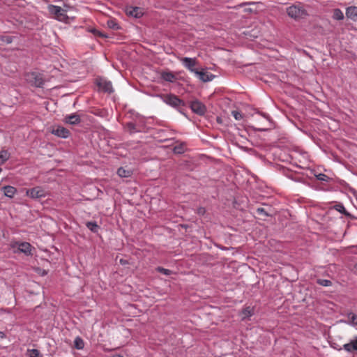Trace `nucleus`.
I'll return each instance as SVG.
<instances>
[{"label": "nucleus", "mask_w": 357, "mask_h": 357, "mask_svg": "<svg viewBox=\"0 0 357 357\" xmlns=\"http://www.w3.org/2000/svg\"><path fill=\"white\" fill-rule=\"evenodd\" d=\"M232 116L234 117V119L237 121H240L243 119V114L241 112L234 110L231 112Z\"/></svg>", "instance_id": "33"}, {"label": "nucleus", "mask_w": 357, "mask_h": 357, "mask_svg": "<svg viewBox=\"0 0 357 357\" xmlns=\"http://www.w3.org/2000/svg\"><path fill=\"white\" fill-rule=\"evenodd\" d=\"M48 10L51 14L55 16L56 20L59 21L66 22L68 19V17L66 15V10L60 6L50 5L48 6Z\"/></svg>", "instance_id": "4"}, {"label": "nucleus", "mask_w": 357, "mask_h": 357, "mask_svg": "<svg viewBox=\"0 0 357 357\" xmlns=\"http://www.w3.org/2000/svg\"><path fill=\"white\" fill-rule=\"evenodd\" d=\"M352 322L357 325V316L356 315H353L352 316Z\"/></svg>", "instance_id": "37"}, {"label": "nucleus", "mask_w": 357, "mask_h": 357, "mask_svg": "<svg viewBox=\"0 0 357 357\" xmlns=\"http://www.w3.org/2000/svg\"><path fill=\"white\" fill-rule=\"evenodd\" d=\"M29 357H41L38 349H32L27 351Z\"/></svg>", "instance_id": "28"}, {"label": "nucleus", "mask_w": 357, "mask_h": 357, "mask_svg": "<svg viewBox=\"0 0 357 357\" xmlns=\"http://www.w3.org/2000/svg\"><path fill=\"white\" fill-rule=\"evenodd\" d=\"M86 226L89 230L94 233L98 232L99 229V226L97 225L96 222H87Z\"/></svg>", "instance_id": "23"}, {"label": "nucleus", "mask_w": 357, "mask_h": 357, "mask_svg": "<svg viewBox=\"0 0 357 357\" xmlns=\"http://www.w3.org/2000/svg\"><path fill=\"white\" fill-rule=\"evenodd\" d=\"M346 15L348 18H351L354 20L357 19V7L350 6L347 8Z\"/></svg>", "instance_id": "17"}, {"label": "nucleus", "mask_w": 357, "mask_h": 357, "mask_svg": "<svg viewBox=\"0 0 357 357\" xmlns=\"http://www.w3.org/2000/svg\"><path fill=\"white\" fill-rule=\"evenodd\" d=\"M287 13L291 18L294 20L303 19L308 15L307 10L301 3L287 7Z\"/></svg>", "instance_id": "1"}, {"label": "nucleus", "mask_w": 357, "mask_h": 357, "mask_svg": "<svg viewBox=\"0 0 357 357\" xmlns=\"http://www.w3.org/2000/svg\"><path fill=\"white\" fill-rule=\"evenodd\" d=\"M117 174L121 178H128L132 176V172L130 169L120 167L117 170Z\"/></svg>", "instance_id": "18"}, {"label": "nucleus", "mask_w": 357, "mask_h": 357, "mask_svg": "<svg viewBox=\"0 0 357 357\" xmlns=\"http://www.w3.org/2000/svg\"><path fill=\"white\" fill-rule=\"evenodd\" d=\"M63 121L66 123L70 125H77L81 122L80 116L76 113L66 115L64 117Z\"/></svg>", "instance_id": "11"}, {"label": "nucleus", "mask_w": 357, "mask_h": 357, "mask_svg": "<svg viewBox=\"0 0 357 357\" xmlns=\"http://www.w3.org/2000/svg\"><path fill=\"white\" fill-rule=\"evenodd\" d=\"M162 98L164 102L177 109L185 105L184 102L174 94L163 95Z\"/></svg>", "instance_id": "3"}, {"label": "nucleus", "mask_w": 357, "mask_h": 357, "mask_svg": "<svg viewBox=\"0 0 357 357\" xmlns=\"http://www.w3.org/2000/svg\"><path fill=\"white\" fill-rule=\"evenodd\" d=\"M190 107L194 113L200 116L204 115L206 111V106L198 100L190 102Z\"/></svg>", "instance_id": "7"}, {"label": "nucleus", "mask_w": 357, "mask_h": 357, "mask_svg": "<svg viewBox=\"0 0 357 357\" xmlns=\"http://www.w3.org/2000/svg\"><path fill=\"white\" fill-rule=\"evenodd\" d=\"M174 153L177 154H181L184 152V147L183 144H180L178 146H176L174 147L173 149Z\"/></svg>", "instance_id": "32"}, {"label": "nucleus", "mask_w": 357, "mask_h": 357, "mask_svg": "<svg viewBox=\"0 0 357 357\" xmlns=\"http://www.w3.org/2000/svg\"><path fill=\"white\" fill-rule=\"evenodd\" d=\"M254 128L259 131H265L269 129L264 123H257V126Z\"/></svg>", "instance_id": "31"}, {"label": "nucleus", "mask_w": 357, "mask_h": 357, "mask_svg": "<svg viewBox=\"0 0 357 357\" xmlns=\"http://www.w3.org/2000/svg\"><path fill=\"white\" fill-rule=\"evenodd\" d=\"M256 212L259 215H263L264 217L271 216L270 213L265 208L259 207L256 209Z\"/></svg>", "instance_id": "26"}, {"label": "nucleus", "mask_w": 357, "mask_h": 357, "mask_svg": "<svg viewBox=\"0 0 357 357\" xmlns=\"http://www.w3.org/2000/svg\"><path fill=\"white\" fill-rule=\"evenodd\" d=\"M52 133L59 137L67 138L70 135V131L64 127L57 126L52 129Z\"/></svg>", "instance_id": "10"}, {"label": "nucleus", "mask_w": 357, "mask_h": 357, "mask_svg": "<svg viewBox=\"0 0 357 357\" xmlns=\"http://www.w3.org/2000/svg\"><path fill=\"white\" fill-rule=\"evenodd\" d=\"M6 337V335L4 332L3 331H0V338L1 339H4Z\"/></svg>", "instance_id": "38"}, {"label": "nucleus", "mask_w": 357, "mask_h": 357, "mask_svg": "<svg viewBox=\"0 0 357 357\" xmlns=\"http://www.w3.org/2000/svg\"><path fill=\"white\" fill-rule=\"evenodd\" d=\"M74 347L77 349H82L84 347L83 340L80 337H77L74 340Z\"/></svg>", "instance_id": "24"}, {"label": "nucleus", "mask_w": 357, "mask_h": 357, "mask_svg": "<svg viewBox=\"0 0 357 357\" xmlns=\"http://www.w3.org/2000/svg\"><path fill=\"white\" fill-rule=\"evenodd\" d=\"M343 348L345 351L350 353L357 351V337L351 340L349 343L344 344Z\"/></svg>", "instance_id": "14"}, {"label": "nucleus", "mask_w": 357, "mask_h": 357, "mask_svg": "<svg viewBox=\"0 0 357 357\" xmlns=\"http://www.w3.org/2000/svg\"><path fill=\"white\" fill-rule=\"evenodd\" d=\"M120 262H121V264H125V263H124V261H123L122 259H121Z\"/></svg>", "instance_id": "43"}, {"label": "nucleus", "mask_w": 357, "mask_h": 357, "mask_svg": "<svg viewBox=\"0 0 357 357\" xmlns=\"http://www.w3.org/2000/svg\"><path fill=\"white\" fill-rule=\"evenodd\" d=\"M38 273L41 275H46L47 274V272L45 270L39 269V271Z\"/></svg>", "instance_id": "36"}, {"label": "nucleus", "mask_w": 357, "mask_h": 357, "mask_svg": "<svg viewBox=\"0 0 357 357\" xmlns=\"http://www.w3.org/2000/svg\"><path fill=\"white\" fill-rule=\"evenodd\" d=\"M10 158V153L6 150L0 151V165L4 164Z\"/></svg>", "instance_id": "20"}, {"label": "nucleus", "mask_w": 357, "mask_h": 357, "mask_svg": "<svg viewBox=\"0 0 357 357\" xmlns=\"http://www.w3.org/2000/svg\"><path fill=\"white\" fill-rule=\"evenodd\" d=\"M13 247V248H17V250L15 251V252H21L24 254L26 256L33 255L32 250L34 248L28 242L15 243Z\"/></svg>", "instance_id": "5"}, {"label": "nucleus", "mask_w": 357, "mask_h": 357, "mask_svg": "<svg viewBox=\"0 0 357 357\" xmlns=\"http://www.w3.org/2000/svg\"><path fill=\"white\" fill-rule=\"evenodd\" d=\"M126 129L130 134L140 132V129H139L136 124L132 122L127 123L126 125Z\"/></svg>", "instance_id": "19"}, {"label": "nucleus", "mask_w": 357, "mask_h": 357, "mask_svg": "<svg viewBox=\"0 0 357 357\" xmlns=\"http://www.w3.org/2000/svg\"><path fill=\"white\" fill-rule=\"evenodd\" d=\"M204 212V208H201L199 209V213H203Z\"/></svg>", "instance_id": "42"}, {"label": "nucleus", "mask_w": 357, "mask_h": 357, "mask_svg": "<svg viewBox=\"0 0 357 357\" xmlns=\"http://www.w3.org/2000/svg\"><path fill=\"white\" fill-rule=\"evenodd\" d=\"M245 12L252 13L253 10L251 8H248L245 9Z\"/></svg>", "instance_id": "41"}, {"label": "nucleus", "mask_w": 357, "mask_h": 357, "mask_svg": "<svg viewBox=\"0 0 357 357\" xmlns=\"http://www.w3.org/2000/svg\"><path fill=\"white\" fill-rule=\"evenodd\" d=\"M253 314V308L251 307H246L242 310V319H244L245 318H248L251 317Z\"/></svg>", "instance_id": "21"}, {"label": "nucleus", "mask_w": 357, "mask_h": 357, "mask_svg": "<svg viewBox=\"0 0 357 357\" xmlns=\"http://www.w3.org/2000/svg\"><path fill=\"white\" fill-rule=\"evenodd\" d=\"M195 75L198 76V77L203 82H209L211 81L215 77L213 75L208 73L205 71H196Z\"/></svg>", "instance_id": "13"}, {"label": "nucleus", "mask_w": 357, "mask_h": 357, "mask_svg": "<svg viewBox=\"0 0 357 357\" xmlns=\"http://www.w3.org/2000/svg\"><path fill=\"white\" fill-rule=\"evenodd\" d=\"M156 271L162 274L169 275L172 273V271L165 268L163 267L158 266L156 268Z\"/></svg>", "instance_id": "30"}, {"label": "nucleus", "mask_w": 357, "mask_h": 357, "mask_svg": "<svg viewBox=\"0 0 357 357\" xmlns=\"http://www.w3.org/2000/svg\"><path fill=\"white\" fill-rule=\"evenodd\" d=\"M25 79L31 86L41 88L43 87L45 80L41 73L37 72H30L25 74Z\"/></svg>", "instance_id": "2"}, {"label": "nucleus", "mask_w": 357, "mask_h": 357, "mask_svg": "<svg viewBox=\"0 0 357 357\" xmlns=\"http://www.w3.org/2000/svg\"><path fill=\"white\" fill-rule=\"evenodd\" d=\"M91 31L92 33H93L94 34H98V35H100V33L98 30H96V29H91Z\"/></svg>", "instance_id": "39"}, {"label": "nucleus", "mask_w": 357, "mask_h": 357, "mask_svg": "<svg viewBox=\"0 0 357 357\" xmlns=\"http://www.w3.org/2000/svg\"><path fill=\"white\" fill-rule=\"evenodd\" d=\"M107 25L109 28H111L114 30H117L119 29V24L114 20H108Z\"/></svg>", "instance_id": "29"}, {"label": "nucleus", "mask_w": 357, "mask_h": 357, "mask_svg": "<svg viewBox=\"0 0 357 357\" xmlns=\"http://www.w3.org/2000/svg\"><path fill=\"white\" fill-rule=\"evenodd\" d=\"M263 116L266 119V122H269L270 121V118L268 115H266V114H263Z\"/></svg>", "instance_id": "40"}, {"label": "nucleus", "mask_w": 357, "mask_h": 357, "mask_svg": "<svg viewBox=\"0 0 357 357\" xmlns=\"http://www.w3.org/2000/svg\"><path fill=\"white\" fill-rule=\"evenodd\" d=\"M126 13L130 16H132L136 18H139L142 16L143 13L139 7L130 6L126 8Z\"/></svg>", "instance_id": "12"}, {"label": "nucleus", "mask_w": 357, "mask_h": 357, "mask_svg": "<svg viewBox=\"0 0 357 357\" xmlns=\"http://www.w3.org/2000/svg\"><path fill=\"white\" fill-rule=\"evenodd\" d=\"M334 208H335V210H337V211H339L342 214H344L346 216H349V213H348L346 211V209H345V208H344V206H343L342 204H337L334 206Z\"/></svg>", "instance_id": "25"}, {"label": "nucleus", "mask_w": 357, "mask_h": 357, "mask_svg": "<svg viewBox=\"0 0 357 357\" xmlns=\"http://www.w3.org/2000/svg\"><path fill=\"white\" fill-rule=\"evenodd\" d=\"M160 77L162 79L169 82H174L176 80V75L170 71H163L160 74Z\"/></svg>", "instance_id": "16"}, {"label": "nucleus", "mask_w": 357, "mask_h": 357, "mask_svg": "<svg viewBox=\"0 0 357 357\" xmlns=\"http://www.w3.org/2000/svg\"><path fill=\"white\" fill-rule=\"evenodd\" d=\"M1 190L3 192L5 196L13 198L17 192V189L11 185H6L1 188Z\"/></svg>", "instance_id": "15"}, {"label": "nucleus", "mask_w": 357, "mask_h": 357, "mask_svg": "<svg viewBox=\"0 0 357 357\" xmlns=\"http://www.w3.org/2000/svg\"><path fill=\"white\" fill-rule=\"evenodd\" d=\"M97 85L104 92L112 93L114 91L112 82L104 78L100 77L97 79Z\"/></svg>", "instance_id": "8"}, {"label": "nucleus", "mask_w": 357, "mask_h": 357, "mask_svg": "<svg viewBox=\"0 0 357 357\" xmlns=\"http://www.w3.org/2000/svg\"><path fill=\"white\" fill-rule=\"evenodd\" d=\"M257 4L256 2H247V3H243L239 5V6H243L245 5H255Z\"/></svg>", "instance_id": "35"}, {"label": "nucleus", "mask_w": 357, "mask_h": 357, "mask_svg": "<svg viewBox=\"0 0 357 357\" xmlns=\"http://www.w3.org/2000/svg\"><path fill=\"white\" fill-rule=\"evenodd\" d=\"M180 61L182 62L183 65L190 71L194 73L197 71V70L195 69V66L197 65V59L196 58H189V57H182L180 59Z\"/></svg>", "instance_id": "9"}, {"label": "nucleus", "mask_w": 357, "mask_h": 357, "mask_svg": "<svg viewBox=\"0 0 357 357\" xmlns=\"http://www.w3.org/2000/svg\"><path fill=\"white\" fill-rule=\"evenodd\" d=\"M317 283L324 287H330L332 285V282L326 279H318Z\"/></svg>", "instance_id": "27"}, {"label": "nucleus", "mask_w": 357, "mask_h": 357, "mask_svg": "<svg viewBox=\"0 0 357 357\" xmlns=\"http://www.w3.org/2000/svg\"><path fill=\"white\" fill-rule=\"evenodd\" d=\"M7 42H8V43H10V39H8Z\"/></svg>", "instance_id": "44"}, {"label": "nucleus", "mask_w": 357, "mask_h": 357, "mask_svg": "<svg viewBox=\"0 0 357 357\" xmlns=\"http://www.w3.org/2000/svg\"><path fill=\"white\" fill-rule=\"evenodd\" d=\"M26 194L32 199H40L47 195L46 191L40 186L26 190Z\"/></svg>", "instance_id": "6"}, {"label": "nucleus", "mask_w": 357, "mask_h": 357, "mask_svg": "<svg viewBox=\"0 0 357 357\" xmlns=\"http://www.w3.org/2000/svg\"><path fill=\"white\" fill-rule=\"evenodd\" d=\"M316 177L319 181H321L328 182L330 180V178L324 174H319L318 175L316 176Z\"/></svg>", "instance_id": "34"}, {"label": "nucleus", "mask_w": 357, "mask_h": 357, "mask_svg": "<svg viewBox=\"0 0 357 357\" xmlns=\"http://www.w3.org/2000/svg\"><path fill=\"white\" fill-rule=\"evenodd\" d=\"M333 18L336 20H342L344 19V14L339 8H335L333 10Z\"/></svg>", "instance_id": "22"}]
</instances>
